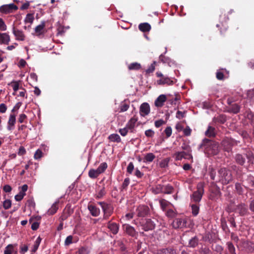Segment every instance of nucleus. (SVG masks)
<instances>
[{
	"label": "nucleus",
	"mask_w": 254,
	"mask_h": 254,
	"mask_svg": "<svg viewBox=\"0 0 254 254\" xmlns=\"http://www.w3.org/2000/svg\"><path fill=\"white\" fill-rule=\"evenodd\" d=\"M46 26V22L45 21H42L41 22V24L37 25L35 28V32L37 36H40L41 35L44 34L45 33V27Z\"/></svg>",
	"instance_id": "obj_16"
},
{
	"label": "nucleus",
	"mask_w": 254,
	"mask_h": 254,
	"mask_svg": "<svg viewBox=\"0 0 254 254\" xmlns=\"http://www.w3.org/2000/svg\"><path fill=\"white\" fill-rule=\"evenodd\" d=\"M242 247L248 252L254 251V243L248 241H243L241 242Z\"/></svg>",
	"instance_id": "obj_12"
},
{
	"label": "nucleus",
	"mask_w": 254,
	"mask_h": 254,
	"mask_svg": "<svg viewBox=\"0 0 254 254\" xmlns=\"http://www.w3.org/2000/svg\"><path fill=\"white\" fill-rule=\"evenodd\" d=\"M150 112V108L148 103L146 102L141 104L139 108V113L141 116L145 117L148 115Z\"/></svg>",
	"instance_id": "obj_9"
},
{
	"label": "nucleus",
	"mask_w": 254,
	"mask_h": 254,
	"mask_svg": "<svg viewBox=\"0 0 254 254\" xmlns=\"http://www.w3.org/2000/svg\"><path fill=\"white\" fill-rule=\"evenodd\" d=\"M128 68L129 70H139L141 68V65L140 64L137 63H133L130 64L128 66Z\"/></svg>",
	"instance_id": "obj_36"
},
{
	"label": "nucleus",
	"mask_w": 254,
	"mask_h": 254,
	"mask_svg": "<svg viewBox=\"0 0 254 254\" xmlns=\"http://www.w3.org/2000/svg\"><path fill=\"white\" fill-rule=\"evenodd\" d=\"M16 123V116L14 114H11L9 115L7 125V129L8 131H12L14 129L15 127V125Z\"/></svg>",
	"instance_id": "obj_11"
},
{
	"label": "nucleus",
	"mask_w": 254,
	"mask_h": 254,
	"mask_svg": "<svg viewBox=\"0 0 254 254\" xmlns=\"http://www.w3.org/2000/svg\"><path fill=\"white\" fill-rule=\"evenodd\" d=\"M125 231L128 235L132 237L134 236L136 234V232L134 228L128 225L126 226Z\"/></svg>",
	"instance_id": "obj_27"
},
{
	"label": "nucleus",
	"mask_w": 254,
	"mask_h": 254,
	"mask_svg": "<svg viewBox=\"0 0 254 254\" xmlns=\"http://www.w3.org/2000/svg\"><path fill=\"white\" fill-rule=\"evenodd\" d=\"M232 180V174L229 169L223 167L218 171L217 181L220 182L223 184L227 185Z\"/></svg>",
	"instance_id": "obj_2"
},
{
	"label": "nucleus",
	"mask_w": 254,
	"mask_h": 254,
	"mask_svg": "<svg viewBox=\"0 0 254 254\" xmlns=\"http://www.w3.org/2000/svg\"><path fill=\"white\" fill-rule=\"evenodd\" d=\"M184 134L185 136H190L191 134V129L189 126H187L184 130H183Z\"/></svg>",
	"instance_id": "obj_63"
},
{
	"label": "nucleus",
	"mask_w": 254,
	"mask_h": 254,
	"mask_svg": "<svg viewBox=\"0 0 254 254\" xmlns=\"http://www.w3.org/2000/svg\"><path fill=\"white\" fill-rule=\"evenodd\" d=\"M200 148H204L208 153L216 155L219 152V144L217 142L205 138L199 145Z\"/></svg>",
	"instance_id": "obj_1"
},
{
	"label": "nucleus",
	"mask_w": 254,
	"mask_h": 254,
	"mask_svg": "<svg viewBox=\"0 0 254 254\" xmlns=\"http://www.w3.org/2000/svg\"><path fill=\"white\" fill-rule=\"evenodd\" d=\"M129 182H130L129 178H126L124 180V182H123V183L122 184V189L126 190L127 187V186L129 184Z\"/></svg>",
	"instance_id": "obj_56"
},
{
	"label": "nucleus",
	"mask_w": 254,
	"mask_h": 254,
	"mask_svg": "<svg viewBox=\"0 0 254 254\" xmlns=\"http://www.w3.org/2000/svg\"><path fill=\"white\" fill-rule=\"evenodd\" d=\"M27 119V116L24 114H21L19 115L18 121L20 123H23L25 122V120Z\"/></svg>",
	"instance_id": "obj_61"
},
{
	"label": "nucleus",
	"mask_w": 254,
	"mask_h": 254,
	"mask_svg": "<svg viewBox=\"0 0 254 254\" xmlns=\"http://www.w3.org/2000/svg\"><path fill=\"white\" fill-rule=\"evenodd\" d=\"M104 213L105 218L108 217L112 213V207H102Z\"/></svg>",
	"instance_id": "obj_43"
},
{
	"label": "nucleus",
	"mask_w": 254,
	"mask_h": 254,
	"mask_svg": "<svg viewBox=\"0 0 254 254\" xmlns=\"http://www.w3.org/2000/svg\"><path fill=\"white\" fill-rule=\"evenodd\" d=\"M106 194L105 188L101 189L97 194V198H101Z\"/></svg>",
	"instance_id": "obj_57"
},
{
	"label": "nucleus",
	"mask_w": 254,
	"mask_h": 254,
	"mask_svg": "<svg viewBox=\"0 0 254 254\" xmlns=\"http://www.w3.org/2000/svg\"><path fill=\"white\" fill-rule=\"evenodd\" d=\"M240 107L237 104H233L231 105L229 108V111L234 114H237L240 112Z\"/></svg>",
	"instance_id": "obj_31"
},
{
	"label": "nucleus",
	"mask_w": 254,
	"mask_h": 254,
	"mask_svg": "<svg viewBox=\"0 0 254 254\" xmlns=\"http://www.w3.org/2000/svg\"><path fill=\"white\" fill-rule=\"evenodd\" d=\"M166 208V207H162L163 211H165ZM166 215L168 217L173 218L177 215V212L172 209H169L168 210H166Z\"/></svg>",
	"instance_id": "obj_32"
},
{
	"label": "nucleus",
	"mask_w": 254,
	"mask_h": 254,
	"mask_svg": "<svg viewBox=\"0 0 254 254\" xmlns=\"http://www.w3.org/2000/svg\"><path fill=\"white\" fill-rule=\"evenodd\" d=\"M18 9V7L13 3L4 4L0 7V11L3 13H11Z\"/></svg>",
	"instance_id": "obj_7"
},
{
	"label": "nucleus",
	"mask_w": 254,
	"mask_h": 254,
	"mask_svg": "<svg viewBox=\"0 0 254 254\" xmlns=\"http://www.w3.org/2000/svg\"><path fill=\"white\" fill-rule=\"evenodd\" d=\"M42 152L41 150L38 149L34 154V158L35 159H38L42 157Z\"/></svg>",
	"instance_id": "obj_62"
},
{
	"label": "nucleus",
	"mask_w": 254,
	"mask_h": 254,
	"mask_svg": "<svg viewBox=\"0 0 254 254\" xmlns=\"http://www.w3.org/2000/svg\"><path fill=\"white\" fill-rule=\"evenodd\" d=\"M204 193L203 186L202 183H199L197 186V190L194 191L191 196V199L195 202H199Z\"/></svg>",
	"instance_id": "obj_5"
},
{
	"label": "nucleus",
	"mask_w": 254,
	"mask_h": 254,
	"mask_svg": "<svg viewBox=\"0 0 254 254\" xmlns=\"http://www.w3.org/2000/svg\"><path fill=\"white\" fill-rule=\"evenodd\" d=\"M170 159L169 158H166L160 162L159 166L161 168H165L168 166V164Z\"/></svg>",
	"instance_id": "obj_40"
},
{
	"label": "nucleus",
	"mask_w": 254,
	"mask_h": 254,
	"mask_svg": "<svg viewBox=\"0 0 254 254\" xmlns=\"http://www.w3.org/2000/svg\"><path fill=\"white\" fill-rule=\"evenodd\" d=\"M165 124V121L162 119H160L155 122V126L158 128Z\"/></svg>",
	"instance_id": "obj_64"
},
{
	"label": "nucleus",
	"mask_w": 254,
	"mask_h": 254,
	"mask_svg": "<svg viewBox=\"0 0 254 254\" xmlns=\"http://www.w3.org/2000/svg\"><path fill=\"white\" fill-rule=\"evenodd\" d=\"M209 174L211 180L215 181L216 182H218L217 181V175H216V172L215 169L213 168H209Z\"/></svg>",
	"instance_id": "obj_33"
},
{
	"label": "nucleus",
	"mask_w": 254,
	"mask_h": 254,
	"mask_svg": "<svg viewBox=\"0 0 254 254\" xmlns=\"http://www.w3.org/2000/svg\"><path fill=\"white\" fill-rule=\"evenodd\" d=\"M198 252L199 254H213L212 252L206 246L200 247L198 250Z\"/></svg>",
	"instance_id": "obj_25"
},
{
	"label": "nucleus",
	"mask_w": 254,
	"mask_h": 254,
	"mask_svg": "<svg viewBox=\"0 0 254 254\" xmlns=\"http://www.w3.org/2000/svg\"><path fill=\"white\" fill-rule=\"evenodd\" d=\"M33 219L31 218L29 220V222L31 223V229L32 230L35 231L37 230L39 227V223L37 221L33 222Z\"/></svg>",
	"instance_id": "obj_45"
},
{
	"label": "nucleus",
	"mask_w": 254,
	"mask_h": 254,
	"mask_svg": "<svg viewBox=\"0 0 254 254\" xmlns=\"http://www.w3.org/2000/svg\"><path fill=\"white\" fill-rule=\"evenodd\" d=\"M174 191V188L170 185H163L162 193L171 194Z\"/></svg>",
	"instance_id": "obj_22"
},
{
	"label": "nucleus",
	"mask_w": 254,
	"mask_h": 254,
	"mask_svg": "<svg viewBox=\"0 0 254 254\" xmlns=\"http://www.w3.org/2000/svg\"><path fill=\"white\" fill-rule=\"evenodd\" d=\"M13 251V246L11 244L8 245L5 249L4 254H11Z\"/></svg>",
	"instance_id": "obj_50"
},
{
	"label": "nucleus",
	"mask_w": 254,
	"mask_h": 254,
	"mask_svg": "<svg viewBox=\"0 0 254 254\" xmlns=\"http://www.w3.org/2000/svg\"><path fill=\"white\" fill-rule=\"evenodd\" d=\"M137 121V118L133 117L129 120V121L126 125V126L128 128V129L132 130L134 127L135 123H136Z\"/></svg>",
	"instance_id": "obj_26"
},
{
	"label": "nucleus",
	"mask_w": 254,
	"mask_h": 254,
	"mask_svg": "<svg viewBox=\"0 0 254 254\" xmlns=\"http://www.w3.org/2000/svg\"><path fill=\"white\" fill-rule=\"evenodd\" d=\"M226 121V118L224 115H220L217 117H214L213 122L215 124H223Z\"/></svg>",
	"instance_id": "obj_19"
},
{
	"label": "nucleus",
	"mask_w": 254,
	"mask_h": 254,
	"mask_svg": "<svg viewBox=\"0 0 254 254\" xmlns=\"http://www.w3.org/2000/svg\"><path fill=\"white\" fill-rule=\"evenodd\" d=\"M134 169V165L132 162H130L127 168V172L129 174H131Z\"/></svg>",
	"instance_id": "obj_55"
},
{
	"label": "nucleus",
	"mask_w": 254,
	"mask_h": 254,
	"mask_svg": "<svg viewBox=\"0 0 254 254\" xmlns=\"http://www.w3.org/2000/svg\"><path fill=\"white\" fill-rule=\"evenodd\" d=\"M89 253V251L87 248L81 247L77 252L76 254H88Z\"/></svg>",
	"instance_id": "obj_51"
},
{
	"label": "nucleus",
	"mask_w": 254,
	"mask_h": 254,
	"mask_svg": "<svg viewBox=\"0 0 254 254\" xmlns=\"http://www.w3.org/2000/svg\"><path fill=\"white\" fill-rule=\"evenodd\" d=\"M87 209L93 216L96 217L100 214V210L98 207H87Z\"/></svg>",
	"instance_id": "obj_30"
},
{
	"label": "nucleus",
	"mask_w": 254,
	"mask_h": 254,
	"mask_svg": "<svg viewBox=\"0 0 254 254\" xmlns=\"http://www.w3.org/2000/svg\"><path fill=\"white\" fill-rule=\"evenodd\" d=\"M73 212V209L71 207H64L63 210V214L64 218H66Z\"/></svg>",
	"instance_id": "obj_35"
},
{
	"label": "nucleus",
	"mask_w": 254,
	"mask_h": 254,
	"mask_svg": "<svg viewBox=\"0 0 254 254\" xmlns=\"http://www.w3.org/2000/svg\"><path fill=\"white\" fill-rule=\"evenodd\" d=\"M155 158V155L152 153H147L143 158L144 163H150Z\"/></svg>",
	"instance_id": "obj_23"
},
{
	"label": "nucleus",
	"mask_w": 254,
	"mask_h": 254,
	"mask_svg": "<svg viewBox=\"0 0 254 254\" xmlns=\"http://www.w3.org/2000/svg\"><path fill=\"white\" fill-rule=\"evenodd\" d=\"M173 157L175 158L176 161L181 160L184 158V156L182 155V153L181 152H176L173 154Z\"/></svg>",
	"instance_id": "obj_52"
},
{
	"label": "nucleus",
	"mask_w": 254,
	"mask_h": 254,
	"mask_svg": "<svg viewBox=\"0 0 254 254\" xmlns=\"http://www.w3.org/2000/svg\"><path fill=\"white\" fill-rule=\"evenodd\" d=\"M128 128L126 126L123 128H120L119 130L120 133L123 136H126L128 132Z\"/></svg>",
	"instance_id": "obj_59"
},
{
	"label": "nucleus",
	"mask_w": 254,
	"mask_h": 254,
	"mask_svg": "<svg viewBox=\"0 0 254 254\" xmlns=\"http://www.w3.org/2000/svg\"><path fill=\"white\" fill-rule=\"evenodd\" d=\"M129 106L128 104H127L125 103L121 104V105L120 106V112H124L127 111L128 110V109L129 108Z\"/></svg>",
	"instance_id": "obj_53"
},
{
	"label": "nucleus",
	"mask_w": 254,
	"mask_h": 254,
	"mask_svg": "<svg viewBox=\"0 0 254 254\" xmlns=\"http://www.w3.org/2000/svg\"><path fill=\"white\" fill-rule=\"evenodd\" d=\"M205 134L208 137H214L216 135L215 128L211 126H209L205 132Z\"/></svg>",
	"instance_id": "obj_24"
},
{
	"label": "nucleus",
	"mask_w": 254,
	"mask_h": 254,
	"mask_svg": "<svg viewBox=\"0 0 254 254\" xmlns=\"http://www.w3.org/2000/svg\"><path fill=\"white\" fill-rule=\"evenodd\" d=\"M139 224L142 229L145 231L152 230L155 228V225L150 219H141Z\"/></svg>",
	"instance_id": "obj_6"
},
{
	"label": "nucleus",
	"mask_w": 254,
	"mask_h": 254,
	"mask_svg": "<svg viewBox=\"0 0 254 254\" xmlns=\"http://www.w3.org/2000/svg\"><path fill=\"white\" fill-rule=\"evenodd\" d=\"M212 249L215 252L219 254H221L223 250L222 247L219 245H215Z\"/></svg>",
	"instance_id": "obj_54"
},
{
	"label": "nucleus",
	"mask_w": 254,
	"mask_h": 254,
	"mask_svg": "<svg viewBox=\"0 0 254 254\" xmlns=\"http://www.w3.org/2000/svg\"><path fill=\"white\" fill-rule=\"evenodd\" d=\"M108 228L114 234H116L119 230L118 226L114 223H109L108 225Z\"/></svg>",
	"instance_id": "obj_29"
},
{
	"label": "nucleus",
	"mask_w": 254,
	"mask_h": 254,
	"mask_svg": "<svg viewBox=\"0 0 254 254\" xmlns=\"http://www.w3.org/2000/svg\"><path fill=\"white\" fill-rule=\"evenodd\" d=\"M108 165L105 162L102 163L99 166L97 169L98 173H99L100 174L103 173L105 172L106 169L107 168Z\"/></svg>",
	"instance_id": "obj_38"
},
{
	"label": "nucleus",
	"mask_w": 254,
	"mask_h": 254,
	"mask_svg": "<svg viewBox=\"0 0 254 254\" xmlns=\"http://www.w3.org/2000/svg\"><path fill=\"white\" fill-rule=\"evenodd\" d=\"M187 221L181 218H176L172 223V227L175 229L182 228L186 226Z\"/></svg>",
	"instance_id": "obj_10"
},
{
	"label": "nucleus",
	"mask_w": 254,
	"mask_h": 254,
	"mask_svg": "<svg viewBox=\"0 0 254 254\" xmlns=\"http://www.w3.org/2000/svg\"><path fill=\"white\" fill-rule=\"evenodd\" d=\"M108 138L110 141L117 143L120 142L121 141L120 136L116 133L111 134L109 136Z\"/></svg>",
	"instance_id": "obj_28"
},
{
	"label": "nucleus",
	"mask_w": 254,
	"mask_h": 254,
	"mask_svg": "<svg viewBox=\"0 0 254 254\" xmlns=\"http://www.w3.org/2000/svg\"><path fill=\"white\" fill-rule=\"evenodd\" d=\"M10 41V37L8 34L6 33H0V44L8 45Z\"/></svg>",
	"instance_id": "obj_18"
},
{
	"label": "nucleus",
	"mask_w": 254,
	"mask_h": 254,
	"mask_svg": "<svg viewBox=\"0 0 254 254\" xmlns=\"http://www.w3.org/2000/svg\"><path fill=\"white\" fill-rule=\"evenodd\" d=\"M167 100V97L165 95L161 94L159 95L155 100L154 105L157 107H162L164 105V102Z\"/></svg>",
	"instance_id": "obj_15"
},
{
	"label": "nucleus",
	"mask_w": 254,
	"mask_h": 254,
	"mask_svg": "<svg viewBox=\"0 0 254 254\" xmlns=\"http://www.w3.org/2000/svg\"><path fill=\"white\" fill-rule=\"evenodd\" d=\"M246 118L250 121L252 123H254V114L252 112H246Z\"/></svg>",
	"instance_id": "obj_47"
},
{
	"label": "nucleus",
	"mask_w": 254,
	"mask_h": 254,
	"mask_svg": "<svg viewBox=\"0 0 254 254\" xmlns=\"http://www.w3.org/2000/svg\"><path fill=\"white\" fill-rule=\"evenodd\" d=\"M227 245L229 252L230 253V254H236L235 248L233 244L231 242H228L227 243Z\"/></svg>",
	"instance_id": "obj_42"
},
{
	"label": "nucleus",
	"mask_w": 254,
	"mask_h": 254,
	"mask_svg": "<svg viewBox=\"0 0 254 254\" xmlns=\"http://www.w3.org/2000/svg\"><path fill=\"white\" fill-rule=\"evenodd\" d=\"M240 143V141L229 137L224 138L221 142L224 150L228 152L231 151L233 146L237 145Z\"/></svg>",
	"instance_id": "obj_3"
},
{
	"label": "nucleus",
	"mask_w": 254,
	"mask_h": 254,
	"mask_svg": "<svg viewBox=\"0 0 254 254\" xmlns=\"http://www.w3.org/2000/svg\"><path fill=\"white\" fill-rule=\"evenodd\" d=\"M156 75L158 77H160V79L157 81V83L158 85H172L175 82L174 81L168 76L164 75L160 72H157Z\"/></svg>",
	"instance_id": "obj_4"
},
{
	"label": "nucleus",
	"mask_w": 254,
	"mask_h": 254,
	"mask_svg": "<svg viewBox=\"0 0 254 254\" xmlns=\"http://www.w3.org/2000/svg\"><path fill=\"white\" fill-rule=\"evenodd\" d=\"M216 77L218 80H222L224 79V75L222 72L217 71L216 73Z\"/></svg>",
	"instance_id": "obj_60"
},
{
	"label": "nucleus",
	"mask_w": 254,
	"mask_h": 254,
	"mask_svg": "<svg viewBox=\"0 0 254 254\" xmlns=\"http://www.w3.org/2000/svg\"><path fill=\"white\" fill-rule=\"evenodd\" d=\"M154 134V131L151 129H147L145 131V135L148 137H152Z\"/></svg>",
	"instance_id": "obj_58"
},
{
	"label": "nucleus",
	"mask_w": 254,
	"mask_h": 254,
	"mask_svg": "<svg viewBox=\"0 0 254 254\" xmlns=\"http://www.w3.org/2000/svg\"><path fill=\"white\" fill-rule=\"evenodd\" d=\"M235 189L237 193L241 195L243 193L244 190L241 184L236 183L235 184Z\"/></svg>",
	"instance_id": "obj_46"
},
{
	"label": "nucleus",
	"mask_w": 254,
	"mask_h": 254,
	"mask_svg": "<svg viewBox=\"0 0 254 254\" xmlns=\"http://www.w3.org/2000/svg\"><path fill=\"white\" fill-rule=\"evenodd\" d=\"M12 33L15 36L16 40L21 41L25 40V37L23 32L15 28L14 26L12 28Z\"/></svg>",
	"instance_id": "obj_13"
},
{
	"label": "nucleus",
	"mask_w": 254,
	"mask_h": 254,
	"mask_svg": "<svg viewBox=\"0 0 254 254\" xmlns=\"http://www.w3.org/2000/svg\"><path fill=\"white\" fill-rule=\"evenodd\" d=\"M41 241V238L40 237H38L36 241L34 243V244L33 245V248L32 250V252L35 253L38 249L39 245Z\"/></svg>",
	"instance_id": "obj_44"
},
{
	"label": "nucleus",
	"mask_w": 254,
	"mask_h": 254,
	"mask_svg": "<svg viewBox=\"0 0 254 254\" xmlns=\"http://www.w3.org/2000/svg\"><path fill=\"white\" fill-rule=\"evenodd\" d=\"M157 254H177L176 250L171 247L162 249L159 250Z\"/></svg>",
	"instance_id": "obj_17"
},
{
	"label": "nucleus",
	"mask_w": 254,
	"mask_h": 254,
	"mask_svg": "<svg viewBox=\"0 0 254 254\" xmlns=\"http://www.w3.org/2000/svg\"><path fill=\"white\" fill-rule=\"evenodd\" d=\"M136 212L138 217H145L150 214V209L149 207H137Z\"/></svg>",
	"instance_id": "obj_14"
},
{
	"label": "nucleus",
	"mask_w": 254,
	"mask_h": 254,
	"mask_svg": "<svg viewBox=\"0 0 254 254\" xmlns=\"http://www.w3.org/2000/svg\"><path fill=\"white\" fill-rule=\"evenodd\" d=\"M246 157L249 158V157L246 154H242L240 153H236L234 158L235 162L239 165L244 166L246 163Z\"/></svg>",
	"instance_id": "obj_8"
},
{
	"label": "nucleus",
	"mask_w": 254,
	"mask_h": 254,
	"mask_svg": "<svg viewBox=\"0 0 254 254\" xmlns=\"http://www.w3.org/2000/svg\"><path fill=\"white\" fill-rule=\"evenodd\" d=\"M198 238L196 236H194L190 239L188 246L190 248H195L198 245Z\"/></svg>",
	"instance_id": "obj_21"
},
{
	"label": "nucleus",
	"mask_w": 254,
	"mask_h": 254,
	"mask_svg": "<svg viewBox=\"0 0 254 254\" xmlns=\"http://www.w3.org/2000/svg\"><path fill=\"white\" fill-rule=\"evenodd\" d=\"M156 64V62H153L152 64L149 66V67L146 70V73H150L153 72L155 69V65Z\"/></svg>",
	"instance_id": "obj_49"
},
{
	"label": "nucleus",
	"mask_w": 254,
	"mask_h": 254,
	"mask_svg": "<svg viewBox=\"0 0 254 254\" xmlns=\"http://www.w3.org/2000/svg\"><path fill=\"white\" fill-rule=\"evenodd\" d=\"M138 28L140 31L143 32H148L151 29V26L148 23H140L138 26Z\"/></svg>",
	"instance_id": "obj_20"
},
{
	"label": "nucleus",
	"mask_w": 254,
	"mask_h": 254,
	"mask_svg": "<svg viewBox=\"0 0 254 254\" xmlns=\"http://www.w3.org/2000/svg\"><path fill=\"white\" fill-rule=\"evenodd\" d=\"M163 185L158 184L153 189V191L155 194L162 193Z\"/></svg>",
	"instance_id": "obj_41"
},
{
	"label": "nucleus",
	"mask_w": 254,
	"mask_h": 254,
	"mask_svg": "<svg viewBox=\"0 0 254 254\" xmlns=\"http://www.w3.org/2000/svg\"><path fill=\"white\" fill-rule=\"evenodd\" d=\"M34 18V14L33 13H28L26 17L24 19V22L25 23H30L32 24L33 22Z\"/></svg>",
	"instance_id": "obj_37"
},
{
	"label": "nucleus",
	"mask_w": 254,
	"mask_h": 254,
	"mask_svg": "<svg viewBox=\"0 0 254 254\" xmlns=\"http://www.w3.org/2000/svg\"><path fill=\"white\" fill-rule=\"evenodd\" d=\"M182 153V155L184 156L185 159L191 160L192 161V156L191 154V150H189L188 151H180Z\"/></svg>",
	"instance_id": "obj_39"
},
{
	"label": "nucleus",
	"mask_w": 254,
	"mask_h": 254,
	"mask_svg": "<svg viewBox=\"0 0 254 254\" xmlns=\"http://www.w3.org/2000/svg\"><path fill=\"white\" fill-rule=\"evenodd\" d=\"M100 175L97 170L90 169L88 172V176L90 178L95 179Z\"/></svg>",
	"instance_id": "obj_34"
},
{
	"label": "nucleus",
	"mask_w": 254,
	"mask_h": 254,
	"mask_svg": "<svg viewBox=\"0 0 254 254\" xmlns=\"http://www.w3.org/2000/svg\"><path fill=\"white\" fill-rule=\"evenodd\" d=\"M236 212H238L241 215H244L247 212V207H236Z\"/></svg>",
	"instance_id": "obj_48"
}]
</instances>
